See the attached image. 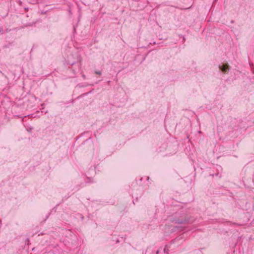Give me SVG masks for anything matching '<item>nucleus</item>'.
<instances>
[{
	"label": "nucleus",
	"instance_id": "nucleus-2",
	"mask_svg": "<svg viewBox=\"0 0 254 254\" xmlns=\"http://www.w3.org/2000/svg\"><path fill=\"white\" fill-rule=\"evenodd\" d=\"M95 73L97 74L100 75L101 74V71H96Z\"/></svg>",
	"mask_w": 254,
	"mask_h": 254
},
{
	"label": "nucleus",
	"instance_id": "nucleus-1",
	"mask_svg": "<svg viewBox=\"0 0 254 254\" xmlns=\"http://www.w3.org/2000/svg\"><path fill=\"white\" fill-rule=\"evenodd\" d=\"M229 65L227 64L219 66L220 69L224 72H226L229 69Z\"/></svg>",
	"mask_w": 254,
	"mask_h": 254
}]
</instances>
